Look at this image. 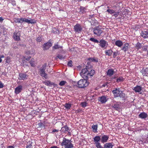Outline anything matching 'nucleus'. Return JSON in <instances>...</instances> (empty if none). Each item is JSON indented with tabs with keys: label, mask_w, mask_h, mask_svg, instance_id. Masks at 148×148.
<instances>
[{
	"label": "nucleus",
	"mask_w": 148,
	"mask_h": 148,
	"mask_svg": "<svg viewBox=\"0 0 148 148\" xmlns=\"http://www.w3.org/2000/svg\"><path fill=\"white\" fill-rule=\"evenodd\" d=\"M86 67L85 68L83 69L80 73V75L82 78L87 79L89 77L93 75L95 73L94 70H91L90 71L89 69H88Z\"/></svg>",
	"instance_id": "f257e3e1"
},
{
	"label": "nucleus",
	"mask_w": 148,
	"mask_h": 148,
	"mask_svg": "<svg viewBox=\"0 0 148 148\" xmlns=\"http://www.w3.org/2000/svg\"><path fill=\"white\" fill-rule=\"evenodd\" d=\"M61 145L64 147V148H72L73 147V145L71 143V140H69L65 138H63L61 143Z\"/></svg>",
	"instance_id": "f03ea898"
},
{
	"label": "nucleus",
	"mask_w": 148,
	"mask_h": 148,
	"mask_svg": "<svg viewBox=\"0 0 148 148\" xmlns=\"http://www.w3.org/2000/svg\"><path fill=\"white\" fill-rule=\"evenodd\" d=\"M114 97H119L122 99L124 98L125 97V94L121 91L119 88H116L112 91Z\"/></svg>",
	"instance_id": "7ed1b4c3"
},
{
	"label": "nucleus",
	"mask_w": 148,
	"mask_h": 148,
	"mask_svg": "<svg viewBox=\"0 0 148 148\" xmlns=\"http://www.w3.org/2000/svg\"><path fill=\"white\" fill-rule=\"evenodd\" d=\"M78 86L79 88L86 87L88 85V82L85 79H80L78 82Z\"/></svg>",
	"instance_id": "20e7f679"
},
{
	"label": "nucleus",
	"mask_w": 148,
	"mask_h": 148,
	"mask_svg": "<svg viewBox=\"0 0 148 148\" xmlns=\"http://www.w3.org/2000/svg\"><path fill=\"white\" fill-rule=\"evenodd\" d=\"M46 66V64L43 65L40 69L38 72L40 75L42 77H44L45 79L47 78V75L45 72V70Z\"/></svg>",
	"instance_id": "39448f33"
},
{
	"label": "nucleus",
	"mask_w": 148,
	"mask_h": 148,
	"mask_svg": "<svg viewBox=\"0 0 148 148\" xmlns=\"http://www.w3.org/2000/svg\"><path fill=\"white\" fill-rule=\"evenodd\" d=\"M74 29L75 32L78 33L80 32L82 29V26L79 24H77L74 27Z\"/></svg>",
	"instance_id": "423d86ee"
},
{
	"label": "nucleus",
	"mask_w": 148,
	"mask_h": 148,
	"mask_svg": "<svg viewBox=\"0 0 148 148\" xmlns=\"http://www.w3.org/2000/svg\"><path fill=\"white\" fill-rule=\"evenodd\" d=\"M93 32L94 34L98 36H100L103 31L99 27H96L94 29Z\"/></svg>",
	"instance_id": "0eeeda50"
},
{
	"label": "nucleus",
	"mask_w": 148,
	"mask_h": 148,
	"mask_svg": "<svg viewBox=\"0 0 148 148\" xmlns=\"http://www.w3.org/2000/svg\"><path fill=\"white\" fill-rule=\"evenodd\" d=\"M20 32L15 31L13 34L14 39L16 41L20 40Z\"/></svg>",
	"instance_id": "6e6552de"
},
{
	"label": "nucleus",
	"mask_w": 148,
	"mask_h": 148,
	"mask_svg": "<svg viewBox=\"0 0 148 148\" xmlns=\"http://www.w3.org/2000/svg\"><path fill=\"white\" fill-rule=\"evenodd\" d=\"M142 89V87L140 86H137L134 87L133 89V90H134L136 92L139 93L140 94H141V91Z\"/></svg>",
	"instance_id": "1a4fd4ad"
},
{
	"label": "nucleus",
	"mask_w": 148,
	"mask_h": 148,
	"mask_svg": "<svg viewBox=\"0 0 148 148\" xmlns=\"http://www.w3.org/2000/svg\"><path fill=\"white\" fill-rule=\"evenodd\" d=\"M23 86L21 85H19L17 86L15 89L14 92L16 94L20 93L22 90Z\"/></svg>",
	"instance_id": "9d476101"
},
{
	"label": "nucleus",
	"mask_w": 148,
	"mask_h": 148,
	"mask_svg": "<svg viewBox=\"0 0 148 148\" xmlns=\"http://www.w3.org/2000/svg\"><path fill=\"white\" fill-rule=\"evenodd\" d=\"M109 137L108 136L106 135H104L102 136L101 138V142L102 143H103L107 142Z\"/></svg>",
	"instance_id": "9b49d317"
},
{
	"label": "nucleus",
	"mask_w": 148,
	"mask_h": 148,
	"mask_svg": "<svg viewBox=\"0 0 148 148\" xmlns=\"http://www.w3.org/2000/svg\"><path fill=\"white\" fill-rule=\"evenodd\" d=\"M52 44L49 42L46 43L43 45V48L44 50H47L50 47H51Z\"/></svg>",
	"instance_id": "f8f14e48"
},
{
	"label": "nucleus",
	"mask_w": 148,
	"mask_h": 148,
	"mask_svg": "<svg viewBox=\"0 0 148 148\" xmlns=\"http://www.w3.org/2000/svg\"><path fill=\"white\" fill-rule=\"evenodd\" d=\"M99 42L100 43V45L102 48H105L107 47V42L105 40H101Z\"/></svg>",
	"instance_id": "ddd939ff"
},
{
	"label": "nucleus",
	"mask_w": 148,
	"mask_h": 148,
	"mask_svg": "<svg viewBox=\"0 0 148 148\" xmlns=\"http://www.w3.org/2000/svg\"><path fill=\"white\" fill-rule=\"evenodd\" d=\"M129 48V44L128 43H125L121 49L124 52H126L128 50Z\"/></svg>",
	"instance_id": "4468645a"
},
{
	"label": "nucleus",
	"mask_w": 148,
	"mask_h": 148,
	"mask_svg": "<svg viewBox=\"0 0 148 148\" xmlns=\"http://www.w3.org/2000/svg\"><path fill=\"white\" fill-rule=\"evenodd\" d=\"M108 99L104 96H102L100 98L99 101L102 103H105L107 101Z\"/></svg>",
	"instance_id": "2eb2a0df"
},
{
	"label": "nucleus",
	"mask_w": 148,
	"mask_h": 148,
	"mask_svg": "<svg viewBox=\"0 0 148 148\" xmlns=\"http://www.w3.org/2000/svg\"><path fill=\"white\" fill-rule=\"evenodd\" d=\"M27 76L26 74L20 73L19 74L18 79L20 80H24L27 78Z\"/></svg>",
	"instance_id": "dca6fc26"
},
{
	"label": "nucleus",
	"mask_w": 148,
	"mask_h": 148,
	"mask_svg": "<svg viewBox=\"0 0 148 148\" xmlns=\"http://www.w3.org/2000/svg\"><path fill=\"white\" fill-rule=\"evenodd\" d=\"M115 44L116 46H117L118 47H120L123 46V43L121 41L118 40L115 41Z\"/></svg>",
	"instance_id": "f3484780"
},
{
	"label": "nucleus",
	"mask_w": 148,
	"mask_h": 148,
	"mask_svg": "<svg viewBox=\"0 0 148 148\" xmlns=\"http://www.w3.org/2000/svg\"><path fill=\"white\" fill-rule=\"evenodd\" d=\"M114 145L113 143H107L104 145V148H112Z\"/></svg>",
	"instance_id": "a211bd4d"
},
{
	"label": "nucleus",
	"mask_w": 148,
	"mask_h": 148,
	"mask_svg": "<svg viewBox=\"0 0 148 148\" xmlns=\"http://www.w3.org/2000/svg\"><path fill=\"white\" fill-rule=\"evenodd\" d=\"M147 116V114L145 112L141 113L139 115V117L142 119H144L146 118Z\"/></svg>",
	"instance_id": "6ab92c4d"
},
{
	"label": "nucleus",
	"mask_w": 148,
	"mask_h": 148,
	"mask_svg": "<svg viewBox=\"0 0 148 148\" xmlns=\"http://www.w3.org/2000/svg\"><path fill=\"white\" fill-rule=\"evenodd\" d=\"M69 130V127H68L66 125H65L62 128L61 131V132L66 133V132H68Z\"/></svg>",
	"instance_id": "aec40b11"
},
{
	"label": "nucleus",
	"mask_w": 148,
	"mask_h": 148,
	"mask_svg": "<svg viewBox=\"0 0 148 148\" xmlns=\"http://www.w3.org/2000/svg\"><path fill=\"white\" fill-rule=\"evenodd\" d=\"M114 73V71L112 69H108L107 72V75L110 76H112Z\"/></svg>",
	"instance_id": "412c9836"
},
{
	"label": "nucleus",
	"mask_w": 148,
	"mask_h": 148,
	"mask_svg": "<svg viewBox=\"0 0 148 148\" xmlns=\"http://www.w3.org/2000/svg\"><path fill=\"white\" fill-rule=\"evenodd\" d=\"M141 36L144 38L148 37V30L142 31V32Z\"/></svg>",
	"instance_id": "4be33fe9"
},
{
	"label": "nucleus",
	"mask_w": 148,
	"mask_h": 148,
	"mask_svg": "<svg viewBox=\"0 0 148 148\" xmlns=\"http://www.w3.org/2000/svg\"><path fill=\"white\" fill-rule=\"evenodd\" d=\"M100 140L101 137L99 136H96L93 138V141L95 143L99 142Z\"/></svg>",
	"instance_id": "5701e85b"
},
{
	"label": "nucleus",
	"mask_w": 148,
	"mask_h": 148,
	"mask_svg": "<svg viewBox=\"0 0 148 148\" xmlns=\"http://www.w3.org/2000/svg\"><path fill=\"white\" fill-rule=\"evenodd\" d=\"M113 51L111 49L106 50L105 51V53L106 55L108 56H110L111 55Z\"/></svg>",
	"instance_id": "b1692460"
},
{
	"label": "nucleus",
	"mask_w": 148,
	"mask_h": 148,
	"mask_svg": "<svg viewBox=\"0 0 148 148\" xmlns=\"http://www.w3.org/2000/svg\"><path fill=\"white\" fill-rule=\"evenodd\" d=\"M93 131L94 132H96L97 131L98 126L97 125H93L92 127Z\"/></svg>",
	"instance_id": "393cba45"
},
{
	"label": "nucleus",
	"mask_w": 148,
	"mask_h": 148,
	"mask_svg": "<svg viewBox=\"0 0 148 148\" xmlns=\"http://www.w3.org/2000/svg\"><path fill=\"white\" fill-rule=\"evenodd\" d=\"M89 60L90 62H98V59L95 57L90 58L89 59Z\"/></svg>",
	"instance_id": "a878e982"
},
{
	"label": "nucleus",
	"mask_w": 148,
	"mask_h": 148,
	"mask_svg": "<svg viewBox=\"0 0 148 148\" xmlns=\"http://www.w3.org/2000/svg\"><path fill=\"white\" fill-rule=\"evenodd\" d=\"M32 143L30 141H29L27 145L26 148H32Z\"/></svg>",
	"instance_id": "bb28decb"
},
{
	"label": "nucleus",
	"mask_w": 148,
	"mask_h": 148,
	"mask_svg": "<svg viewBox=\"0 0 148 148\" xmlns=\"http://www.w3.org/2000/svg\"><path fill=\"white\" fill-rule=\"evenodd\" d=\"M64 106L66 109H69L71 107V105L70 103H66L64 105Z\"/></svg>",
	"instance_id": "cd10ccee"
},
{
	"label": "nucleus",
	"mask_w": 148,
	"mask_h": 148,
	"mask_svg": "<svg viewBox=\"0 0 148 148\" xmlns=\"http://www.w3.org/2000/svg\"><path fill=\"white\" fill-rule=\"evenodd\" d=\"M143 45L139 43H138L136 44V47L137 49H141L142 48Z\"/></svg>",
	"instance_id": "c85d7f7f"
},
{
	"label": "nucleus",
	"mask_w": 148,
	"mask_h": 148,
	"mask_svg": "<svg viewBox=\"0 0 148 148\" xmlns=\"http://www.w3.org/2000/svg\"><path fill=\"white\" fill-rule=\"evenodd\" d=\"M95 146L97 148H102L99 142L95 143Z\"/></svg>",
	"instance_id": "c756f323"
},
{
	"label": "nucleus",
	"mask_w": 148,
	"mask_h": 148,
	"mask_svg": "<svg viewBox=\"0 0 148 148\" xmlns=\"http://www.w3.org/2000/svg\"><path fill=\"white\" fill-rule=\"evenodd\" d=\"M34 60L33 58L31 60L30 62V63L32 66H34L35 64L34 63Z\"/></svg>",
	"instance_id": "7c9ffc66"
},
{
	"label": "nucleus",
	"mask_w": 148,
	"mask_h": 148,
	"mask_svg": "<svg viewBox=\"0 0 148 148\" xmlns=\"http://www.w3.org/2000/svg\"><path fill=\"white\" fill-rule=\"evenodd\" d=\"M36 23V21L34 19H29L28 24L29 23Z\"/></svg>",
	"instance_id": "2f4dec72"
},
{
	"label": "nucleus",
	"mask_w": 148,
	"mask_h": 148,
	"mask_svg": "<svg viewBox=\"0 0 148 148\" xmlns=\"http://www.w3.org/2000/svg\"><path fill=\"white\" fill-rule=\"evenodd\" d=\"M62 47L58 45H55L53 47V49H56L60 48H61Z\"/></svg>",
	"instance_id": "473e14b6"
},
{
	"label": "nucleus",
	"mask_w": 148,
	"mask_h": 148,
	"mask_svg": "<svg viewBox=\"0 0 148 148\" xmlns=\"http://www.w3.org/2000/svg\"><path fill=\"white\" fill-rule=\"evenodd\" d=\"M113 107L117 110L119 108V106L117 103L115 104L113 106Z\"/></svg>",
	"instance_id": "72a5a7b5"
},
{
	"label": "nucleus",
	"mask_w": 148,
	"mask_h": 148,
	"mask_svg": "<svg viewBox=\"0 0 148 148\" xmlns=\"http://www.w3.org/2000/svg\"><path fill=\"white\" fill-rule=\"evenodd\" d=\"M90 40L91 41L94 42H95L98 43L99 42L98 40H97V39H95L94 38H91Z\"/></svg>",
	"instance_id": "f704fd0d"
},
{
	"label": "nucleus",
	"mask_w": 148,
	"mask_h": 148,
	"mask_svg": "<svg viewBox=\"0 0 148 148\" xmlns=\"http://www.w3.org/2000/svg\"><path fill=\"white\" fill-rule=\"evenodd\" d=\"M107 11L111 14H113L114 13V10L110 9H108Z\"/></svg>",
	"instance_id": "c9c22d12"
},
{
	"label": "nucleus",
	"mask_w": 148,
	"mask_h": 148,
	"mask_svg": "<svg viewBox=\"0 0 148 148\" xmlns=\"http://www.w3.org/2000/svg\"><path fill=\"white\" fill-rule=\"evenodd\" d=\"M14 22L16 23H21V21H20V19L19 18H14Z\"/></svg>",
	"instance_id": "e433bc0d"
},
{
	"label": "nucleus",
	"mask_w": 148,
	"mask_h": 148,
	"mask_svg": "<svg viewBox=\"0 0 148 148\" xmlns=\"http://www.w3.org/2000/svg\"><path fill=\"white\" fill-rule=\"evenodd\" d=\"M123 79L122 77H119L117 78L116 79V81L117 82H120L123 81Z\"/></svg>",
	"instance_id": "4c0bfd02"
},
{
	"label": "nucleus",
	"mask_w": 148,
	"mask_h": 148,
	"mask_svg": "<svg viewBox=\"0 0 148 148\" xmlns=\"http://www.w3.org/2000/svg\"><path fill=\"white\" fill-rule=\"evenodd\" d=\"M142 49L143 51H146L148 49V46H143V45Z\"/></svg>",
	"instance_id": "58836bf2"
},
{
	"label": "nucleus",
	"mask_w": 148,
	"mask_h": 148,
	"mask_svg": "<svg viewBox=\"0 0 148 148\" xmlns=\"http://www.w3.org/2000/svg\"><path fill=\"white\" fill-rule=\"evenodd\" d=\"M66 82L64 81H61L59 83V85L60 86H63L66 83Z\"/></svg>",
	"instance_id": "ea45409f"
},
{
	"label": "nucleus",
	"mask_w": 148,
	"mask_h": 148,
	"mask_svg": "<svg viewBox=\"0 0 148 148\" xmlns=\"http://www.w3.org/2000/svg\"><path fill=\"white\" fill-rule=\"evenodd\" d=\"M81 105L82 107L85 108L86 106V102H83L81 103Z\"/></svg>",
	"instance_id": "a19ab883"
},
{
	"label": "nucleus",
	"mask_w": 148,
	"mask_h": 148,
	"mask_svg": "<svg viewBox=\"0 0 148 148\" xmlns=\"http://www.w3.org/2000/svg\"><path fill=\"white\" fill-rule=\"evenodd\" d=\"M118 55V51H116V52H113V57L115 58L116 56Z\"/></svg>",
	"instance_id": "79ce46f5"
},
{
	"label": "nucleus",
	"mask_w": 148,
	"mask_h": 148,
	"mask_svg": "<svg viewBox=\"0 0 148 148\" xmlns=\"http://www.w3.org/2000/svg\"><path fill=\"white\" fill-rule=\"evenodd\" d=\"M57 57L60 59H64V56H62L61 55H58V56H57Z\"/></svg>",
	"instance_id": "37998d69"
},
{
	"label": "nucleus",
	"mask_w": 148,
	"mask_h": 148,
	"mask_svg": "<svg viewBox=\"0 0 148 148\" xmlns=\"http://www.w3.org/2000/svg\"><path fill=\"white\" fill-rule=\"evenodd\" d=\"M42 40V39L41 38V37H38V38H37L36 39V41L38 42H40Z\"/></svg>",
	"instance_id": "c03bdc74"
},
{
	"label": "nucleus",
	"mask_w": 148,
	"mask_h": 148,
	"mask_svg": "<svg viewBox=\"0 0 148 148\" xmlns=\"http://www.w3.org/2000/svg\"><path fill=\"white\" fill-rule=\"evenodd\" d=\"M113 14H114L113 15L115 17H116L119 15V12H114V13Z\"/></svg>",
	"instance_id": "a18cd8bd"
},
{
	"label": "nucleus",
	"mask_w": 148,
	"mask_h": 148,
	"mask_svg": "<svg viewBox=\"0 0 148 148\" xmlns=\"http://www.w3.org/2000/svg\"><path fill=\"white\" fill-rule=\"evenodd\" d=\"M72 62L71 60H70L68 63V65L69 66L71 67L72 66Z\"/></svg>",
	"instance_id": "49530a36"
},
{
	"label": "nucleus",
	"mask_w": 148,
	"mask_h": 148,
	"mask_svg": "<svg viewBox=\"0 0 148 148\" xmlns=\"http://www.w3.org/2000/svg\"><path fill=\"white\" fill-rule=\"evenodd\" d=\"M25 18H20V21H21V23H22L23 22H25Z\"/></svg>",
	"instance_id": "de8ad7c7"
},
{
	"label": "nucleus",
	"mask_w": 148,
	"mask_h": 148,
	"mask_svg": "<svg viewBox=\"0 0 148 148\" xmlns=\"http://www.w3.org/2000/svg\"><path fill=\"white\" fill-rule=\"evenodd\" d=\"M11 0V3L13 5H16V3L14 1V0Z\"/></svg>",
	"instance_id": "09e8293b"
},
{
	"label": "nucleus",
	"mask_w": 148,
	"mask_h": 148,
	"mask_svg": "<svg viewBox=\"0 0 148 148\" xmlns=\"http://www.w3.org/2000/svg\"><path fill=\"white\" fill-rule=\"evenodd\" d=\"M59 131V130H56V129H54L53 130L52 132H51V133H54L55 132H58Z\"/></svg>",
	"instance_id": "8fccbe9b"
},
{
	"label": "nucleus",
	"mask_w": 148,
	"mask_h": 148,
	"mask_svg": "<svg viewBox=\"0 0 148 148\" xmlns=\"http://www.w3.org/2000/svg\"><path fill=\"white\" fill-rule=\"evenodd\" d=\"M3 87V84L0 81V88H2Z\"/></svg>",
	"instance_id": "3c124183"
},
{
	"label": "nucleus",
	"mask_w": 148,
	"mask_h": 148,
	"mask_svg": "<svg viewBox=\"0 0 148 148\" xmlns=\"http://www.w3.org/2000/svg\"><path fill=\"white\" fill-rule=\"evenodd\" d=\"M45 85H49L50 84V82L49 81H47L45 82Z\"/></svg>",
	"instance_id": "603ef678"
},
{
	"label": "nucleus",
	"mask_w": 148,
	"mask_h": 148,
	"mask_svg": "<svg viewBox=\"0 0 148 148\" xmlns=\"http://www.w3.org/2000/svg\"><path fill=\"white\" fill-rule=\"evenodd\" d=\"M38 126H40V127H42V126H43V124L42 123H41V122H40L38 124Z\"/></svg>",
	"instance_id": "864d4df0"
},
{
	"label": "nucleus",
	"mask_w": 148,
	"mask_h": 148,
	"mask_svg": "<svg viewBox=\"0 0 148 148\" xmlns=\"http://www.w3.org/2000/svg\"><path fill=\"white\" fill-rule=\"evenodd\" d=\"M25 21V22L26 23H28L29 19L25 18V21Z\"/></svg>",
	"instance_id": "5fc2aeb1"
},
{
	"label": "nucleus",
	"mask_w": 148,
	"mask_h": 148,
	"mask_svg": "<svg viewBox=\"0 0 148 148\" xmlns=\"http://www.w3.org/2000/svg\"><path fill=\"white\" fill-rule=\"evenodd\" d=\"M31 58L30 57H29L27 58H26L25 57H24V58L25 59L27 60H29Z\"/></svg>",
	"instance_id": "6e6d98bb"
},
{
	"label": "nucleus",
	"mask_w": 148,
	"mask_h": 148,
	"mask_svg": "<svg viewBox=\"0 0 148 148\" xmlns=\"http://www.w3.org/2000/svg\"><path fill=\"white\" fill-rule=\"evenodd\" d=\"M4 19L1 17H0V22H2L3 21Z\"/></svg>",
	"instance_id": "4d7b16f0"
},
{
	"label": "nucleus",
	"mask_w": 148,
	"mask_h": 148,
	"mask_svg": "<svg viewBox=\"0 0 148 148\" xmlns=\"http://www.w3.org/2000/svg\"><path fill=\"white\" fill-rule=\"evenodd\" d=\"M7 148H14V147L12 146H9Z\"/></svg>",
	"instance_id": "13d9d810"
},
{
	"label": "nucleus",
	"mask_w": 148,
	"mask_h": 148,
	"mask_svg": "<svg viewBox=\"0 0 148 148\" xmlns=\"http://www.w3.org/2000/svg\"><path fill=\"white\" fill-rule=\"evenodd\" d=\"M26 53L27 54H29L30 53V52L29 51H26Z\"/></svg>",
	"instance_id": "bf43d9fd"
},
{
	"label": "nucleus",
	"mask_w": 148,
	"mask_h": 148,
	"mask_svg": "<svg viewBox=\"0 0 148 148\" xmlns=\"http://www.w3.org/2000/svg\"><path fill=\"white\" fill-rule=\"evenodd\" d=\"M50 148H59L56 146H54L52 147H51Z\"/></svg>",
	"instance_id": "052dcab7"
},
{
	"label": "nucleus",
	"mask_w": 148,
	"mask_h": 148,
	"mask_svg": "<svg viewBox=\"0 0 148 148\" xmlns=\"http://www.w3.org/2000/svg\"><path fill=\"white\" fill-rule=\"evenodd\" d=\"M4 57V56L3 55H1L0 56V58H3Z\"/></svg>",
	"instance_id": "680f3d73"
},
{
	"label": "nucleus",
	"mask_w": 148,
	"mask_h": 148,
	"mask_svg": "<svg viewBox=\"0 0 148 148\" xmlns=\"http://www.w3.org/2000/svg\"><path fill=\"white\" fill-rule=\"evenodd\" d=\"M2 61V60L1 58H0V63Z\"/></svg>",
	"instance_id": "e2e57ef3"
},
{
	"label": "nucleus",
	"mask_w": 148,
	"mask_h": 148,
	"mask_svg": "<svg viewBox=\"0 0 148 148\" xmlns=\"http://www.w3.org/2000/svg\"><path fill=\"white\" fill-rule=\"evenodd\" d=\"M83 7H81L80 8V10H82L83 9Z\"/></svg>",
	"instance_id": "0e129e2a"
},
{
	"label": "nucleus",
	"mask_w": 148,
	"mask_h": 148,
	"mask_svg": "<svg viewBox=\"0 0 148 148\" xmlns=\"http://www.w3.org/2000/svg\"><path fill=\"white\" fill-rule=\"evenodd\" d=\"M148 56V51H147V53Z\"/></svg>",
	"instance_id": "69168bd1"
}]
</instances>
